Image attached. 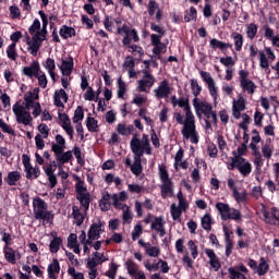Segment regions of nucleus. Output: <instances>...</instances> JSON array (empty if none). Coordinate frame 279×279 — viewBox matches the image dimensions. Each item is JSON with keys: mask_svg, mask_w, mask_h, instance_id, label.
I'll return each mask as SVG.
<instances>
[{"mask_svg": "<svg viewBox=\"0 0 279 279\" xmlns=\"http://www.w3.org/2000/svg\"><path fill=\"white\" fill-rule=\"evenodd\" d=\"M247 100L243 95L239 94L235 99L232 100V114L235 119H241V112H245Z\"/></svg>", "mask_w": 279, "mask_h": 279, "instance_id": "17", "label": "nucleus"}, {"mask_svg": "<svg viewBox=\"0 0 279 279\" xmlns=\"http://www.w3.org/2000/svg\"><path fill=\"white\" fill-rule=\"evenodd\" d=\"M68 247L73 250L74 254H80L82 250L80 248V243H77V234L72 233L68 238Z\"/></svg>", "mask_w": 279, "mask_h": 279, "instance_id": "41", "label": "nucleus"}, {"mask_svg": "<svg viewBox=\"0 0 279 279\" xmlns=\"http://www.w3.org/2000/svg\"><path fill=\"white\" fill-rule=\"evenodd\" d=\"M125 267L130 276H138V272L143 271L138 270V265H136V263H134L132 259L125 262Z\"/></svg>", "mask_w": 279, "mask_h": 279, "instance_id": "52", "label": "nucleus"}, {"mask_svg": "<svg viewBox=\"0 0 279 279\" xmlns=\"http://www.w3.org/2000/svg\"><path fill=\"white\" fill-rule=\"evenodd\" d=\"M40 71V63L38 61H33L29 66L23 68L22 72L26 77H36Z\"/></svg>", "mask_w": 279, "mask_h": 279, "instance_id": "35", "label": "nucleus"}, {"mask_svg": "<svg viewBox=\"0 0 279 279\" xmlns=\"http://www.w3.org/2000/svg\"><path fill=\"white\" fill-rule=\"evenodd\" d=\"M59 121L61 122V128L64 130V132L70 137V141H73V125L71 124V119H69V116L66 113H60L59 112Z\"/></svg>", "mask_w": 279, "mask_h": 279, "instance_id": "25", "label": "nucleus"}, {"mask_svg": "<svg viewBox=\"0 0 279 279\" xmlns=\"http://www.w3.org/2000/svg\"><path fill=\"white\" fill-rule=\"evenodd\" d=\"M56 169H58L56 161L50 162L48 166H44V171L48 177L51 189H53L56 184H58V179H56V174H53L56 173Z\"/></svg>", "mask_w": 279, "mask_h": 279, "instance_id": "29", "label": "nucleus"}, {"mask_svg": "<svg viewBox=\"0 0 279 279\" xmlns=\"http://www.w3.org/2000/svg\"><path fill=\"white\" fill-rule=\"evenodd\" d=\"M142 73V78L137 81V90L138 93H149L154 84H156V77L148 70H143Z\"/></svg>", "mask_w": 279, "mask_h": 279, "instance_id": "14", "label": "nucleus"}, {"mask_svg": "<svg viewBox=\"0 0 279 279\" xmlns=\"http://www.w3.org/2000/svg\"><path fill=\"white\" fill-rule=\"evenodd\" d=\"M47 271L50 279H58L60 275V262L53 259L52 263L48 265Z\"/></svg>", "mask_w": 279, "mask_h": 279, "instance_id": "37", "label": "nucleus"}, {"mask_svg": "<svg viewBox=\"0 0 279 279\" xmlns=\"http://www.w3.org/2000/svg\"><path fill=\"white\" fill-rule=\"evenodd\" d=\"M132 130H134V126L130 124L120 123L117 125V132L118 134H121V136H130Z\"/></svg>", "mask_w": 279, "mask_h": 279, "instance_id": "53", "label": "nucleus"}, {"mask_svg": "<svg viewBox=\"0 0 279 279\" xmlns=\"http://www.w3.org/2000/svg\"><path fill=\"white\" fill-rule=\"evenodd\" d=\"M227 169H229V171L238 169L242 178H247V175L252 173V163L246 159H236V161L228 162Z\"/></svg>", "mask_w": 279, "mask_h": 279, "instance_id": "12", "label": "nucleus"}, {"mask_svg": "<svg viewBox=\"0 0 279 279\" xmlns=\"http://www.w3.org/2000/svg\"><path fill=\"white\" fill-rule=\"evenodd\" d=\"M86 128L88 132H97L99 130V122L93 117H87Z\"/></svg>", "mask_w": 279, "mask_h": 279, "instance_id": "57", "label": "nucleus"}, {"mask_svg": "<svg viewBox=\"0 0 279 279\" xmlns=\"http://www.w3.org/2000/svg\"><path fill=\"white\" fill-rule=\"evenodd\" d=\"M54 156L58 162H61L62 165H66V162H69L71 158H73V153L71 150H68L65 153L59 151V153H54Z\"/></svg>", "mask_w": 279, "mask_h": 279, "instance_id": "45", "label": "nucleus"}, {"mask_svg": "<svg viewBox=\"0 0 279 279\" xmlns=\"http://www.w3.org/2000/svg\"><path fill=\"white\" fill-rule=\"evenodd\" d=\"M73 57H66L61 59V65L59 66V69L64 77H69V75L73 73Z\"/></svg>", "mask_w": 279, "mask_h": 279, "instance_id": "28", "label": "nucleus"}, {"mask_svg": "<svg viewBox=\"0 0 279 279\" xmlns=\"http://www.w3.org/2000/svg\"><path fill=\"white\" fill-rule=\"evenodd\" d=\"M111 201H112V196L108 192H104L102 197L99 201L100 210H102L104 213L108 211L110 206H112V204L110 203Z\"/></svg>", "mask_w": 279, "mask_h": 279, "instance_id": "39", "label": "nucleus"}, {"mask_svg": "<svg viewBox=\"0 0 279 279\" xmlns=\"http://www.w3.org/2000/svg\"><path fill=\"white\" fill-rule=\"evenodd\" d=\"M33 211L35 219L44 221V223L53 221V214L47 210V203L40 197H35L33 199Z\"/></svg>", "mask_w": 279, "mask_h": 279, "instance_id": "5", "label": "nucleus"}, {"mask_svg": "<svg viewBox=\"0 0 279 279\" xmlns=\"http://www.w3.org/2000/svg\"><path fill=\"white\" fill-rule=\"evenodd\" d=\"M31 107L27 105H23V102L17 101L12 107V112L15 117L16 123H21L22 125H29L34 119L32 118V113L29 112Z\"/></svg>", "mask_w": 279, "mask_h": 279, "instance_id": "7", "label": "nucleus"}, {"mask_svg": "<svg viewBox=\"0 0 279 279\" xmlns=\"http://www.w3.org/2000/svg\"><path fill=\"white\" fill-rule=\"evenodd\" d=\"M97 264H95V262H89L87 259V269H88V278L89 279H95L97 278V276H99V272L97 271Z\"/></svg>", "mask_w": 279, "mask_h": 279, "instance_id": "56", "label": "nucleus"}, {"mask_svg": "<svg viewBox=\"0 0 279 279\" xmlns=\"http://www.w3.org/2000/svg\"><path fill=\"white\" fill-rule=\"evenodd\" d=\"M240 86L244 93H247V95H254V93H256V88H258V86H256V83H254V81L250 78L248 81L240 83Z\"/></svg>", "mask_w": 279, "mask_h": 279, "instance_id": "40", "label": "nucleus"}, {"mask_svg": "<svg viewBox=\"0 0 279 279\" xmlns=\"http://www.w3.org/2000/svg\"><path fill=\"white\" fill-rule=\"evenodd\" d=\"M209 47L211 49H220V51H223L225 49H230V44L213 38L209 41Z\"/></svg>", "mask_w": 279, "mask_h": 279, "instance_id": "50", "label": "nucleus"}, {"mask_svg": "<svg viewBox=\"0 0 279 279\" xmlns=\"http://www.w3.org/2000/svg\"><path fill=\"white\" fill-rule=\"evenodd\" d=\"M64 149H66V140L60 134L56 135V143L52 144L51 150L53 154H60V151H64Z\"/></svg>", "mask_w": 279, "mask_h": 279, "instance_id": "34", "label": "nucleus"}, {"mask_svg": "<svg viewBox=\"0 0 279 279\" xmlns=\"http://www.w3.org/2000/svg\"><path fill=\"white\" fill-rule=\"evenodd\" d=\"M192 104L195 113L199 119H202V114H204L206 119H208L211 123H215V125H217V112L213 110V105L199 98H194Z\"/></svg>", "mask_w": 279, "mask_h": 279, "instance_id": "3", "label": "nucleus"}, {"mask_svg": "<svg viewBox=\"0 0 279 279\" xmlns=\"http://www.w3.org/2000/svg\"><path fill=\"white\" fill-rule=\"evenodd\" d=\"M148 14L149 16H156V21L160 23L162 21V12L160 11V7L158 2L151 0L148 2Z\"/></svg>", "mask_w": 279, "mask_h": 279, "instance_id": "33", "label": "nucleus"}, {"mask_svg": "<svg viewBox=\"0 0 279 279\" xmlns=\"http://www.w3.org/2000/svg\"><path fill=\"white\" fill-rule=\"evenodd\" d=\"M75 180L77 181L75 189L77 193V199L78 202H87L90 203V193H88V190L86 186H84V181L80 180V177L75 175Z\"/></svg>", "mask_w": 279, "mask_h": 279, "instance_id": "20", "label": "nucleus"}, {"mask_svg": "<svg viewBox=\"0 0 279 279\" xmlns=\"http://www.w3.org/2000/svg\"><path fill=\"white\" fill-rule=\"evenodd\" d=\"M254 156L253 163L255 165V170L260 173L263 171V166L265 165V159H263V155L258 150H255Z\"/></svg>", "mask_w": 279, "mask_h": 279, "instance_id": "44", "label": "nucleus"}, {"mask_svg": "<svg viewBox=\"0 0 279 279\" xmlns=\"http://www.w3.org/2000/svg\"><path fill=\"white\" fill-rule=\"evenodd\" d=\"M131 151L134 156L143 158L144 154L151 156V144H149V135L143 134L142 138L134 135L131 140Z\"/></svg>", "mask_w": 279, "mask_h": 279, "instance_id": "4", "label": "nucleus"}, {"mask_svg": "<svg viewBox=\"0 0 279 279\" xmlns=\"http://www.w3.org/2000/svg\"><path fill=\"white\" fill-rule=\"evenodd\" d=\"M167 221H165L163 216H157L153 219L150 225V230L160 236L167 235Z\"/></svg>", "mask_w": 279, "mask_h": 279, "instance_id": "18", "label": "nucleus"}, {"mask_svg": "<svg viewBox=\"0 0 279 279\" xmlns=\"http://www.w3.org/2000/svg\"><path fill=\"white\" fill-rule=\"evenodd\" d=\"M204 252L209 258L211 269H214V271H219V269H221V262L219 260V257H217L215 251L213 248H205Z\"/></svg>", "mask_w": 279, "mask_h": 279, "instance_id": "30", "label": "nucleus"}, {"mask_svg": "<svg viewBox=\"0 0 279 279\" xmlns=\"http://www.w3.org/2000/svg\"><path fill=\"white\" fill-rule=\"evenodd\" d=\"M7 56L9 60H12L13 62H16V58H19V53L16 52V44L12 43L7 48Z\"/></svg>", "mask_w": 279, "mask_h": 279, "instance_id": "58", "label": "nucleus"}, {"mask_svg": "<svg viewBox=\"0 0 279 279\" xmlns=\"http://www.w3.org/2000/svg\"><path fill=\"white\" fill-rule=\"evenodd\" d=\"M137 114L138 117H141V119L145 121L146 125H148L149 128H154V120H151V117L149 116V112H147V109L141 108Z\"/></svg>", "mask_w": 279, "mask_h": 279, "instance_id": "55", "label": "nucleus"}, {"mask_svg": "<svg viewBox=\"0 0 279 279\" xmlns=\"http://www.w3.org/2000/svg\"><path fill=\"white\" fill-rule=\"evenodd\" d=\"M263 31L264 38H266V40H270L272 47H277L279 49V34L276 35L274 29L270 28L269 25H264Z\"/></svg>", "mask_w": 279, "mask_h": 279, "instance_id": "32", "label": "nucleus"}, {"mask_svg": "<svg viewBox=\"0 0 279 279\" xmlns=\"http://www.w3.org/2000/svg\"><path fill=\"white\" fill-rule=\"evenodd\" d=\"M126 201H128V193L125 191L111 195V202L113 204V207L117 210H120L121 208H123V206H128L125 204Z\"/></svg>", "mask_w": 279, "mask_h": 279, "instance_id": "27", "label": "nucleus"}, {"mask_svg": "<svg viewBox=\"0 0 279 279\" xmlns=\"http://www.w3.org/2000/svg\"><path fill=\"white\" fill-rule=\"evenodd\" d=\"M19 180H21V172L19 171L9 172L7 177V184H9V186H16V183L19 182Z\"/></svg>", "mask_w": 279, "mask_h": 279, "instance_id": "54", "label": "nucleus"}, {"mask_svg": "<svg viewBox=\"0 0 279 279\" xmlns=\"http://www.w3.org/2000/svg\"><path fill=\"white\" fill-rule=\"evenodd\" d=\"M179 108H183L185 114L182 116L180 112H174L173 117L179 125H183L181 130V134L183 138L190 141L193 145H197L199 143V133H197V129L195 126V116L191 110V105H189V99L179 98L178 105Z\"/></svg>", "mask_w": 279, "mask_h": 279, "instance_id": "1", "label": "nucleus"}, {"mask_svg": "<svg viewBox=\"0 0 279 279\" xmlns=\"http://www.w3.org/2000/svg\"><path fill=\"white\" fill-rule=\"evenodd\" d=\"M60 245H62V238H53L50 242V252L56 254L60 250Z\"/></svg>", "mask_w": 279, "mask_h": 279, "instance_id": "63", "label": "nucleus"}, {"mask_svg": "<svg viewBox=\"0 0 279 279\" xmlns=\"http://www.w3.org/2000/svg\"><path fill=\"white\" fill-rule=\"evenodd\" d=\"M216 208L222 221H228V219H232L233 221H241V211L239 209H234L226 203H217Z\"/></svg>", "mask_w": 279, "mask_h": 279, "instance_id": "9", "label": "nucleus"}, {"mask_svg": "<svg viewBox=\"0 0 279 279\" xmlns=\"http://www.w3.org/2000/svg\"><path fill=\"white\" fill-rule=\"evenodd\" d=\"M43 66L50 75L52 82H56V60H53L52 58H47L43 62Z\"/></svg>", "mask_w": 279, "mask_h": 279, "instance_id": "36", "label": "nucleus"}, {"mask_svg": "<svg viewBox=\"0 0 279 279\" xmlns=\"http://www.w3.org/2000/svg\"><path fill=\"white\" fill-rule=\"evenodd\" d=\"M142 157L134 156V162L131 165L133 175H141L143 173Z\"/></svg>", "mask_w": 279, "mask_h": 279, "instance_id": "42", "label": "nucleus"}, {"mask_svg": "<svg viewBox=\"0 0 279 279\" xmlns=\"http://www.w3.org/2000/svg\"><path fill=\"white\" fill-rule=\"evenodd\" d=\"M72 121L73 123H82V121H84V108H82V106L75 109Z\"/></svg>", "mask_w": 279, "mask_h": 279, "instance_id": "62", "label": "nucleus"}, {"mask_svg": "<svg viewBox=\"0 0 279 279\" xmlns=\"http://www.w3.org/2000/svg\"><path fill=\"white\" fill-rule=\"evenodd\" d=\"M117 97L118 99H125V95H128V84L123 78L119 77L117 80Z\"/></svg>", "mask_w": 279, "mask_h": 279, "instance_id": "38", "label": "nucleus"}, {"mask_svg": "<svg viewBox=\"0 0 279 279\" xmlns=\"http://www.w3.org/2000/svg\"><path fill=\"white\" fill-rule=\"evenodd\" d=\"M69 101V95L64 89H57L53 94V104L57 108L64 110V104Z\"/></svg>", "mask_w": 279, "mask_h": 279, "instance_id": "26", "label": "nucleus"}, {"mask_svg": "<svg viewBox=\"0 0 279 279\" xmlns=\"http://www.w3.org/2000/svg\"><path fill=\"white\" fill-rule=\"evenodd\" d=\"M87 260H89V263L94 262L96 265H101V263L108 260V257H106L104 253L95 252L94 256L89 257Z\"/></svg>", "mask_w": 279, "mask_h": 279, "instance_id": "59", "label": "nucleus"}, {"mask_svg": "<svg viewBox=\"0 0 279 279\" xmlns=\"http://www.w3.org/2000/svg\"><path fill=\"white\" fill-rule=\"evenodd\" d=\"M153 93L156 99H169V95L173 93V87L169 84V80L165 78L158 83Z\"/></svg>", "mask_w": 279, "mask_h": 279, "instance_id": "15", "label": "nucleus"}, {"mask_svg": "<svg viewBox=\"0 0 279 279\" xmlns=\"http://www.w3.org/2000/svg\"><path fill=\"white\" fill-rule=\"evenodd\" d=\"M114 23L117 25V34L124 36L122 45H130V27L126 24L121 25V19H116Z\"/></svg>", "mask_w": 279, "mask_h": 279, "instance_id": "24", "label": "nucleus"}, {"mask_svg": "<svg viewBox=\"0 0 279 279\" xmlns=\"http://www.w3.org/2000/svg\"><path fill=\"white\" fill-rule=\"evenodd\" d=\"M158 177L161 182L160 184V195L162 199L173 197L174 187L173 180L169 177V171L165 165L158 167Z\"/></svg>", "mask_w": 279, "mask_h": 279, "instance_id": "2", "label": "nucleus"}, {"mask_svg": "<svg viewBox=\"0 0 279 279\" xmlns=\"http://www.w3.org/2000/svg\"><path fill=\"white\" fill-rule=\"evenodd\" d=\"M40 89L38 87L34 88L32 92H27L24 94V101L22 102L26 108H31L33 110L32 114L34 119L40 117L43 109L40 107V102H38Z\"/></svg>", "mask_w": 279, "mask_h": 279, "instance_id": "6", "label": "nucleus"}, {"mask_svg": "<svg viewBox=\"0 0 279 279\" xmlns=\"http://www.w3.org/2000/svg\"><path fill=\"white\" fill-rule=\"evenodd\" d=\"M3 254L5 260H8L11 265H16V260H21V252L10 246L4 247Z\"/></svg>", "mask_w": 279, "mask_h": 279, "instance_id": "31", "label": "nucleus"}, {"mask_svg": "<svg viewBox=\"0 0 279 279\" xmlns=\"http://www.w3.org/2000/svg\"><path fill=\"white\" fill-rule=\"evenodd\" d=\"M263 220L265 223H269V226H279V209L277 207H272L270 211L267 209H263Z\"/></svg>", "mask_w": 279, "mask_h": 279, "instance_id": "21", "label": "nucleus"}, {"mask_svg": "<svg viewBox=\"0 0 279 279\" xmlns=\"http://www.w3.org/2000/svg\"><path fill=\"white\" fill-rule=\"evenodd\" d=\"M247 151V146L245 144H241V146L236 149L233 150V157L231 158V162H235L239 159H244L243 156H245Z\"/></svg>", "mask_w": 279, "mask_h": 279, "instance_id": "48", "label": "nucleus"}, {"mask_svg": "<svg viewBox=\"0 0 279 279\" xmlns=\"http://www.w3.org/2000/svg\"><path fill=\"white\" fill-rule=\"evenodd\" d=\"M35 77L40 88H47V84H49V81L47 80V74H45V72L40 70Z\"/></svg>", "mask_w": 279, "mask_h": 279, "instance_id": "61", "label": "nucleus"}, {"mask_svg": "<svg viewBox=\"0 0 279 279\" xmlns=\"http://www.w3.org/2000/svg\"><path fill=\"white\" fill-rule=\"evenodd\" d=\"M81 206L74 205L72 207V217L74 219V223L77 226H82L84 223V219H86V213L90 206L88 202H80Z\"/></svg>", "mask_w": 279, "mask_h": 279, "instance_id": "13", "label": "nucleus"}, {"mask_svg": "<svg viewBox=\"0 0 279 279\" xmlns=\"http://www.w3.org/2000/svg\"><path fill=\"white\" fill-rule=\"evenodd\" d=\"M26 44L28 46V51L31 56H38V51H40V47L43 46V41L47 38L46 32L40 31L37 32L33 37L26 35Z\"/></svg>", "mask_w": 279, "mask_h": 279, "instance_id": "10", "label": "nucleus"}, {"mask_svg": "<svg viewBox=\"0 0 279 279\" xmlns=\"http://www.w3.org/2000/svg\"><path fill=\"white\" fill-rule=\"evenodd\" d=\"M229 278L230 279H247L244 274L239 271L236 268H229Z\"/></svg>", "mask_w": 279, "mask_h": 279, "instance_id": "64", "label": "nucleus"}, {"mask_svg": "<svg viewBox=\"0 0 279 279\" xmlns=\"http://www.w3.org/2000/svg\"><path fill=\"white\" fill-rule=\"evenodd\" d=\"M23 165L27 180H37V178H40V168L38 166H32L29 157L26 155H23Z\"/></svg>", "mask_w": 279, "mask_h": 279, "instance_id": "16", "label": "nucleus"}, {"mask_svg": "<svg viewBox=\"0 0 279 279\" xmlns=\"http://www.w3.org/2000/svg\"><path fill=\"white\" fill-rule=\"evenodd\" d=\"M138 245L144 248L145 254L150 258H158L160 256V246H151V243L145 242L144 240H138Z\"/></svg>", "mask_w": 279, "mask_h": 279, "instance_id": "23", "label": "nucleus"}, {"mask_svg": "<svg viewBox=\"0 0 279 279\" xmlns=\"http://www.w3.org/2000/svg\"><path fill=\"white\" fill-rule=\"evenodd\" d=\"M199 75L202 80L207 84L209 95L214 99V106H217V104H219V87H217V83L215 82V78H213L210 73L206 71H201Z\"/></svg>", "mask_w": 279, "mask_h": 279, "instance_id": "11", "label": "nucleus"}, {"mask_svg": "<svg viewBox=\"0 0 279 279\" xmlns=\"http://www.w3.org/2000/svg\"><path fill=\"white\" fill-rule=\"evenodd\" d=\"M41 21H43V29L40 31V20H34L33 24L28 28L29 34L33 36L35 34H38V32L45 31L47 33V25L49 24V21L47 20V14H45L44 11L38 12Z\"/></svg>", "mask_w": 279, "mask_h": 279, "instance_id": "19", "label": "nucleus"}, {"mask_svg": "<svg viewBox=\"0 0 279 279\" xmlns=\"http://www.w3.org/2000/svg\"><path fill=\"white\" fill-rule=\"evenodd\" d=\"M124 47H128V52L133 53V56H137V58H143L145 56V50H143V47L134 44L124 45Z\"/></svg>", "mask_w": 279, "mask_h": 279, "instance_id": "43", "label": "nucleus"}, {"mask_svg": "<svg viewBox=\"0 0 279 279\" xmlns=\"http://www.w3.org/2000/svg\"><path fill=\"white\" fill-rule=\"evenodd\" d=\"M267 271H269V264H267L265 258L262 257L259 259V265L257 266L256 274H258V276H265Z\"/></svg>", "mask_w": 279, "mask_h": 279, "instance_id": "60", "label": "nucleus"}, {"mask_svg": "<svg viewBox=\"0 0 279 279\" xmlns=\"http://www.w3.org/2000/svg\"><path fill=\"white\" fill-rule=\"evenodd\" d=\"M102 232L104 223L101 222V220H96L89 227V230L87 232V239H89L90 241H97L98 239H100Z\"/></svg>", "mask_w": 279, "mask_h": 279, "instance_id": "22", "label": "nucleus"}, {"mask_svg": "<svg viewBox=\"0 0 279 279\" xmlns=\"http://www.w3.org/2000/svg\"><path fill=\"white\" fill-rule=\"evenodd\" d=\"M245 32L246 38H248V40H254L256 38V34H258V25L256 23H250L246 25Z\"/></svg>", "mask_w": 279, "mask_h": 279, "instance_id": "46", "label": "nucleus"}, {"mask_svg": "<svg viewBox=\"0 0 279 279\" xmlns=\"http://www.w3.org/2000/svg\"><path fill=\"white\" fill-rule=\"evenodd\" d=\"M59 34H60L61 38L66 40L69 38H73V36H75V28H73L71 26L63 25L60 28Z\"/></svg>", "mask_w": 279, "mask_h": 279, "instance_id": "47", "label": "nucleus"}, {"mask_svg": "<svg viewBox=\"0 0 279 279\" xmlns=\"http://www.w3.org/2000/svg\"><path fill=\"white\" fill-rule=\"evenodd\" d=\"M258 61L259 68L265 71L266 75H269V73H271L269 66L271 65V62L276 61V52H274L271 47H265L264 50H259L258 52Z\"/></svg>", "mask_w": 279, "mask_h": 279, "instance_id": "8", "label": "nucleus"}, {"mask_svg": "<svg viewBox=\"0 0 279 279\" xmlns=\"http://www.w3.org/2000/svg\"><path fill=\"white\" fill-rule=\"evenodd\" d=\"M182 213H184V209L179 207L175 203H172L170 205V214L173 221H180V217H182Z\"/></svg>", "mask_w": 279, "mask_h": 279, "instance_id": "49", "label": "nucleus"}, {"mask_svg": "<svg viewBox=\"0 0 279 279\" xmlns=\"http://www.w3.org/2000/svg\"><path fill=\"white\" fill-rule=\"evenodd\" d=\"M231 38L234 43V49L235 51H241V49H243V35H241L238 32H233L231 34Z\"/></svg>", "mask_w": 279, "mask_h": 279, "instance_id": "51", "label": "nucleus"}]
</instances>
